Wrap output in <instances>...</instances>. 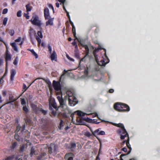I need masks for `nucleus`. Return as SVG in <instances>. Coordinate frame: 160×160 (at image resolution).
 Segmentation results:
<instances>
[{"mask_svg":"<svg viewBox=\"0 0 160 160\" xmlns=\"http://www.w3.org/2000/svg\"><path fill=\"white\" fill-rule=\"evenodd\" d=\"M117 133L120 136V138L121 140L124 139L125 137H129L128 134L125 128L118 129L117 131Z\"/></svg>","mask_w":160,"mask_h":160,"instance_id":"nucleus-1","label":"nucleus"},{"mask_svg":"<svg viewBox=\"0 0 160 160\" xmlns=\"http://www.w3.org/2000/svg\"><path fill=\"white\" fill-rule=\"evenodd\" d=\"M52 84L53 87L56 91V94L57 95L61 94L62 93L61 91V87L60 82L54 80L53 81Z\"/></svg>","mask_w":160,"mask_h":160,"instance_id":"nucleus-2","label":"nucleus"},{"mask_svg":"<svg viewBox=\"0 0 160 160\" xmlns=\"http://www.w3.org/2000/svg\"><path fill=\"white\" fill-rule=\"evenodd\" d=\"M30 21L33 25L37 26L39 27H41L42 25L41 21L39 19L38 16H33Z\"/></svg>","mask_w":160,"mask_h":160,"instance_id":"nucleus-3","label":"nucleus"},{"mask_svg":"<svg viewBox=\"0 0 160 160\" xmlns=\"http://www.w3.org/2000/svg\"><path fill=\"white\" fill-rule=\"evenodd\" d=\"M101 128H99L94 131L91 130V131L94 137H96L99 140H100L97 138V136L98 135H105V132L104 131H101Z\"/></svg>","mask_w":160,"mask_h":160,"instance_id":"nucleus-4","label":"nucleus"},{"mask_svg":"<svg viewBox=\"0 0 160 160\" xmlns=\"http://www.w3.org/2000/svg\"><path fill=\"white\" fill-rule=\"evenodd\" d=\"M68 104L71 106H73L78 102L77 98L74 96H70L68 98Z\"/></svg>","mask_w":160,"mask_h":160,"instance_id":"nucleus-5","label":"nucleus"},{"mask_svg":"<svg viewBox=\"0 0 160 160\" xmlns=\"http://www.w3.org/2000/svg\"><path fill=\"white\" fill-rule=\"evenodd\" d=\"M56 148L57 146L54 143H51L48 148V152L50 154L52 153L53 151L54 152H55L56 151Z\"/></svg>","mask_w":160,"mask_h":160,"instance_id":"nucleus-6","label":"nucleus"},{"mask_svg":"<svg viewBox=\"0 0 160 160\" xmlns=\"http://www.w3.org/2000/svg\"><path fill=\"white\" fill-rule=\"evenodd\" d=\"M122 103L117 102L115 103L114 105V109L119 112H122Z\"/></svg>","mask_w":160,"mask_h":160,"instance_id":"nucleus-7","label":"nucleus"},{"mask_svg":"<svg viewBox=\"0 0 160 160\" xmlns=\"http://www.w3.org/2000/svg\"><path fill=\"white\" fill-rule=\"evenodd\" d=\"M44 15L46 20L50 18L49 9L47 7L45 8L44 9Z\"/></svg>","mask_w":160,"mask_h":160,"instance_id":"nucleus-8","label":"nucleus"},{"mask_svg":"<svg viewBox=\"0 0 160 160\" xmlns=\"http://www.w3.org/2000/svg\"><path fill=\"white\" fill-rule=\"evenodd\" d=\"M47 158V154L45 152H42L38 155L37 157V160H45Z\"/></svg>","mask_w":160,"mask_h":160,"instance_id":"nucleus-9","label":"nucleus"},{"mask_svg":"<svg viewBox=\"0 0 160 160\" xmlns=\"http://www.w3.org/2000/svg\"><path fill=\"white\" fill-rule=\"evenodd\" d=\"M122 112H128L130 111L129 106L127 104L122 103Z\"/></svg>","mask_w":160,"mask_h":160,"instance_id":"nucleus-10","label":"nucleus"},{"mask_svg":"<svg viewBox=\"0 0 160 160\" xmlns=\"http://www.w3.org/2000/svg\"><path fill=\"white\" fill-rule=\"evenodd\" d=\"M50 105L51 107H52L55 109L57 111L58 110V107H57V104L54 100H50L49 101V106Z\"/></svg>","mask_w":160,"mask_h":160,"instance_id":"nucleus-11","label":"nucleus"},{"mask_svg":"<svg viewBox=\"0 0 160 160\" xmlns=\"http://www.w3.org/2000/svg\"><path fill=\"white\" fill-rule=\"evenodd\" d=\"M59 95H60V96H57V98L59 102L60 107H62L64 104V100L62 98V94Z\"/></svg>","mask_w":160,"mask_h":160,"instance_id":"nucleus-12","label":"nucleus"},{"mask_svg":"<svg viewBox=\"0 0 160 160\" xmlns=\"http://www.w3.org/2000/svg\"><path fill=\"white\" fill-rule=\"evenodd\" d=\"M5 59L6 62V66L7 68L8 66V61L11 60V56L10 54L7 53V55H5Z\"/></svg>","mask_w":160,"mask_h":160,"instance_id":"nucleus-13","label":"nucleus"},{"mask_svg":"<svg viewBox=\"0 0 160 160\" xmlns=\"http://www.w3.org/2000/svg\"><path fill=\"white\" fill-rule=\"evenodd\" d=\"M38 154V151L35 150V148L33 146L31 147L30 150V155L31 157H32L33 155H36Z\"/></svg>","mask_w":160,"mask_h":160,"instance_id":"nucleus-14","label":"nucleus"},{"mask_svg":"<svg viewBox=\"0 0 160 160\" xmlns=\"http://www.w3.org/2000/svg\"><path fill=\"white\" fill-rule=\"evenodd\" d=\"M42 107V106L41 104H39L38 105V107H37L36 105L33 104L32 106V107L33 108L34 111L35 112H37L38 111H39V108H40Z\"/></svg>","mask_w":160,"mask_h":160,"instance_id":"nucleus-15","label":"nucleus"},{"mask_svg":"<svg viewBox=\"0 0 160 160\" xmlns=\"http://www.w3.org/2000/svg\"><path fill=\"white\" fill-rule=\"evenodd\" d=\"M129 140H130L129 138V137H128V139H127V143L126 144L127 146L129 149V151H128V153L127 154V155H128L132 151V148L131 147V145L129 143Z\"/></svg>","mask_w":160,"mask_h":160,"instance_id":"nucleus-16","label":"nucleus"},{"mask_svg":"<svg viewBox=\"0 0 160 160\" xmlns=\"http://www.w3.org/2000/svg\"><path fill=\"white\" fill-rule=\"evenodd\" d=\"M51 54L50 58L51 60L56 61L57 58V54L55 50L53 51L52 53H51Z\"/></svg>","mask_w":160,"mask_h":160,"instance_id":"nucleus-17","label":"nucleus"},{"mask_svg":"<svg viewBox=\"0 0 160 160\" xmlns=\"http://www.w3.org/2000/svg\"><path fill=\"white\" fill-rule=\"evenodd\" d=\"M46 22V26L48 25L52 26L53 24L54 18H50Z\"/></svg>","mask_w":160,"mask_h":160,"instance_id":"nucleus-18","label":"nucleus"},{"mask_svg":"<svg viewBox=\"0 0 160 160\" xmlns=\"http://www.w3.org/2000/svg\"><path fill=\"white\" fill-rule=\"evenodd\" d=\"M82 119H83L84 121L88 122H91L92 121V119H90L88 118H83L82 117H81L80 118H79V121H78V119L77 118V120L79 122H80L81 123L82 122Z\"/></svg>","mask_w":160,"mask_h":160,"instance_id":"nucleus-19","label":"nucleus"},{"mask_svg":"<svg viewBox=\"0 0 160 160\" xmlns=\"http://www.w3.org/2000/svg\"><path fill=\"white\" fill-rule=\"evenodd\" d=\"M16 74V72L15 69H12L11 71L10 79L13 81L14 76Z\"/></svg>","mask_w":160,"mask_h":160,"instance_id":"nucleus-20","label":"nucleus"},{"mask_svg":"<svg viewBox=\"0 0 160 160\" xmlns=\"http://www.w3.org/2000/svg\"><path fill=\"white\" fill-rule=\"evenodd\" d=\"M49 108L50 110H51L52 111L51 114L52 116H53L54 117L58 116V115H57V112H56V111H54V110H53L52 108V107H51V106L50 105L49 106Z\"/></svg>","mask_w":160,"mask_h":160,"instance_id":"nucleus-21","label":"nucleus"},{"mask_svg":"<svg viewBox=\"0 0 160 160\" xmlns=\"http://www.w3.org/2000/svg\"><path fill=\"white\" fill-rule=\"evenodd\" d=\"M76 112L77 113V114L79 116H84L85 115L87 114L85 112H83L80 110L77 111Z\"/></svg>","mask_w":160,"mask_h":160,"instance_id":"nucleus-22","label":"nucleus"},{"mask_svg":"<svg viewBox=\"0 0 160 160\" xmlns=\"http://www.w3.org/2000/svg\"><path fill=\"white\" fill-rule=\"evenodd\" d=\"M10 45H11L14 51L16 52H18V49L17 48L16 44L15 42L12 43L10 44Z\"/></svg>","mask_w":160,"mask_h":160,"instance_id":"nucleus-23","label":"nucleus"},{"mask_svg":"<svg viewBox=\"0 0 160 160\" xmlns=\"http://www.w3.org/2000/svg\"><path fill=\"white\" fill-rule=\"evenodd\" d=\"M109 61H107L105 62V61L103 60H102L99 63H98L99 65L101 66H105L106 64L108 63Z\"/></svg>","mask_w":160,"mask_h":160,"instance_id":"nucleus-24","label":"nucleus"},{"mask_svg":"<svg viewBox=\"0 0 160 160\" xmlns=\"http://www.w3.org/2000/svg\"><path fill=\"white\" fill-rule=\"evenodd\" d=\"M28 33L29 34V36L30 38L31 39H32V37L33 36V35L35 34L34 32L33 31V29L31 28L29 31Z\"/></svg>","mask_w":160,"mask_h":160,"instance_id":"nucleus-25","label":"nucleus"},{"mask_svg":"<svg viewBox=\"0 0 160 160\" xmlns=\"http://www.w3.org/2000/svg\"><path fill=\"white\" fill-rule=\"evenodd\" d=\"M99 50V48H95V49L93 50V54L95 58V59L97 61V55L96 54V52H98Z\"/></svg>","mask_w":160,"mask_h":160,"instance_id":"nucleus-26","label":"nucleus"},{"mask_svg":"<svg viewBox=\"0 0 160 160\" xmlns=\"http://www.w3.org/2000/svg\"><path fill=\"white\" fill-rule=\"evenodd\" d=\"M29 51H30L32 54L36 58H37L38 57V54L34 51L33 49H28Z\"/></svg>","mask_w":160,"mask_h":160,"instance_id":"nucleus-27","label":"nucleus"},{"mask_svg":"<svg viewBox=\"0 0 160 160\" xmlns=\"http://www.w3.org/2000/svg\"><path fill=\"white\" fill-rule=\"evenodd\" d=\"M9 103L13 102L16 100V99L14 98V97L12 95H10L9 97Z\"/></svg>","mask_w":160,"mask_h":160,"instance_id":"nucleus-28","label":"nucleus"},{"mask_svg":"<svg viewBox=\"0 0 160 160\" xmlns=\"http://www.w3.org/2000/svg\"><path fill=\"white\" fill-rule=\"evenodd\" d=\"M39 111H40L44 115H46L48 112L47 110H44L41 108H39Z\"/></svg>","mask_w":160,"mask_h":160,"instance_id":"nucleus-29","label":"nucleus"},{"mask_svg":"<svg viewBox=\"0 0 160 160\" xmlns=\"http://www.w3.org/2000/svg\"><path fill=\"white\" fill-rule=\"evenodd\" d=\"M85 49L86 51V55H88L89 53V49L88 46L87 45H84L83 46Z\"/></svg>","mask_w":160,"mask_h":160,"instance_id":"nucleus-30","label":"nucleus"},{"mask_svg":"<svg viewBox=\"0 0 160 160\" xmlns=\"http://www.w3.org/2000/svg\"><path fill=\"white\" fill-rule=\"evenodd\" d=\"M113 125L116 127L120 128H125L123 124L122 123H114L113 124Z\"/></svg>","mask_w":160,"mask_h":160,"instance_id":"nucleus-31","label":"nucleus"},{"mask_svg":"<svg viewBox=\"0 0 160 160\" xmlns=\"http://www.w3.org/2000/svg\"><path fill=\"white\" fill-rule=\"evenodd\" d=\"M72 31L74 37L76 38V39H77V38L76 36V29L74 26L72 27Z\"/></svg>","mask_w":160,"mask_h":160,"instance_id":"nucleus-32","label":"nucleus"},{"mask_svg":"<svg viewBox=\"0 0 160 160\" xmlns=\"http://www.w3.org/2000/svg\"><path fill=\"white\" fill-rule=\"evenodd\" d=\"M26 11L27 12H30L31 10V8L30 7V4L28 3L26 6Z\"/></svg>","mask_w":160,"mask_h":160,"instance_id":"nucleus-33","label":"nucleus"},{"mask_svg":"<svg viewBox=\"0 0 160 160\" xmlns=\"http://www.w3.org/2000/svg\"><path fill=\"white\" fill-rule=\"evenodd\" d=\"M15 158L14 155H11L6 158L5 160H13Z\"/></svg>","mask_w":160,"mask_h":160,"instance_id":"nucleus-34","label":"nucleus"},{"mask_svg":"<svg viewBox=\"0 0 160 160\" xmlns=\"http://www.w3.org/2000/svg\"><path fill=\"white\" fill-rule=\"evenodd\" d=\"M73 154L72 153H69L66 154L64 156V159L66 160H68V158L70 157V156H72Z\"/></svg>","mask_w":160,"mask_h":160,"instance_id":"nucleus-35","label":"nucleus"},{"mask_svg":"<svg viewBox=\"0 0 160 160\" xmlns=\"http://www.w3.org/2000/svg\"><path fill=\"white\" fill-rule=\"evenodd\" d=\"M21 104L24 106H26V102L24 98H21Z\"/></svg>","mask_w":160,"mask_h":160,"instance_id":"nucleus-36","label":"nucleus"},{"mask_svg":"<svg viewBox=\"0 0 160 160\" xmlns=\"http://www.w3.org/2000/svg\"><path fill=\"white\" fill-rule=\"evenodd\" d=\"M36 39L37 40V41L38 45H39L41 43V39H40V38H39L37 36H36Z\"/></svg>","mask_w":160,"mask_h":160,"instance_id":"nucleus-37","label":"nucleus"},{"mask_svg":"<svg viewBox=\"0 0 160 160\" xmlns=\"http://www.w3.org/2000/svg\"><path fill=\"white\" fill-rule=\"evenodd\" d=\"M17 145V142H13L12 144V145L11 146L10 148L11 149H13L16 147Z\"/></svg>","mask_w":160,"mask_h":160,"instance_id":"nucleus-38","label":"nucleus"},{"mask_svg":"<svg viewBox=\"0 0 160 160\" xmlns=\"http://www.w3.org/2000/svg\"><path fill=\"white\" fill-rule=\"evenodd\" d=\"M22 110L26 113H28L29 111V110L26 106H24L22 108Z\"/></svg>","mask_w":160,"mask_h":160,"instance_id":"nucleus-39","label":"nucleus"},{"mask_svg":"<svg viewBox=\"0 0 160 160\" xmlns=\"http://www.w3.org/2000/svg\"><path fill=\"white\" fill-rule=\"evenodd\" d=\"M25 144H23L22 145V146L21 147L19 150V152H23L25 148Z\"/></svg>","mask_w":160,"mask_h":160,"instance_id":"nucleus-40","label":"nucleus"},{"mask_svg":"<svg viewBox=\"0 0 160 160\" xmlns=\"http://www.w3.org/2000/svg\"><path fill=\"white\" fill-rule=\"evenodd\" d=\"M84 135L85 136L88 137H90L91 136H92V134H91L89 132H85Z\"/></svg>","mask_w":160,"mask_h":160,"instance_id":"nucleus-41","label":"nucleus"},{"mask_svg":"<svg viewBox=\"0 0 160 160\" xmlns=\"http://www.w3.org/2000/svg\"><path fill=\"white\" fill-rule=\"evenodd\" d=\"M8 20L7 18L5 17L4 18L3 21V24L5 26L6 25Z\"/></svg>","mask_w":160,"mask_h":160,"instance_id":"nucleus-42","label":"nucleus"},{"mask_svg":"<svg viewBox=\"0 0 160 160\" xmlns=\"http://www.w3.org/2000/svg\"><path fill=\"white\" fill-rule=\"evenodd\" d=\"M37 34L40 38H43L42 33L41 31H38Z\"/></svg>","mask_w":160,"mask_h":160,"instance_id":"nucleus-43","label":"nucleus"},{"mask_svg":"<svg viewBox=\"0 0 160 160\" xmlns=\"http://www.w3.org/2000/svg\"><path fill=\"white\" fill-rule=\"evenodd\" d=\"M67 95L68 96V97H69L70 96H73V93L70 91H67L66 92Z\"/></svg>","mask_w":160,"mask_h":160,"instance_id":"nucleus-44","label":"nucleus"},{"mask_svg":"<svg viewBox=\"0 0 160 160\" xmlns=\"http://www.w3.org/2000/svg\"><path fill=\"white\" fill-rule=\"evenodd\" d=\"M21 127L19 125H18L16 127V129L15 130V132L17 133L18 132L21 130Z\"/></svg>","mask_w":160,"mask_h":160,"instance_id":"nucleus-45","label":"nucleus"},{"mask_svg":"<svg viewBox=\"0 0 160 160\" xmlns=\"http://www.w3.org/2000/svg\"><path fill=\"white\" fill-rule=\"evenodd\" d=\"M66 57L68 60H69L70 61L72 62H74V59L71 58L70 57H69V55H68V54L66 55Z\"/></svg>","mask_w":160,"mask_h":160,"instance_id":"nucleus-46","label":"nucleus"},{"mask_svg":"<svg viewBox=\"0 0 160 160\" xmlns=\"http://www.w3.org/2000/svg\"><path fill=\"white\" fill-rule=\"evenodd\" d=\"M17 15L18 17H20L22 16V11L21 10L18 11L17 13Z\"/></svg>","mask_w":160,"mask_h":160,"instance_id":"nucleus-47","label":"nucleus"},{"mask_svg":"<svg viewBox=\"0 0 160 160\" xmlns=\"http://www.w3.org/2000/svg\"><path fill=\"white\" fill-rule=\"evenodd\" d=\"M74 56L77 58L79 59L80 58L79 52H75L74 53Z\"/></svg>","mask_w":160,"mask_h":160,"instance_id":"nucleus-48","label":"nucleus"},{"mask_svg":"<svg viewBox=\"0 0 160 160\" xmlns=\"http://www.w3.org/2000/svg\"><path fill=\"white\" fill-rule=\"evenodd\" d=\"M48 51L51 54L52 49V48L49 44L48 45Z\"/></svg>","mask_w":160,"mask_h":160,"instance_id":"nucleus-49","label":"nucleus"},{"mask_svg":"<svg viewBox=\"0 0 160 160\" xmlns=\"http://www.w3.org/2000/svg\"><path fill=\"white\" fill-rule=\"evenodd\" d=\"M63 121L62 120H60V123H59V128L60 129H61V128L63 126Z\"/></svg>","mask_w":160,"mask_h":160,"instance_id":"nucleus-50","label":"nucleus"},{"mask_svg":"<svg viewBox=\"0 0 160 160\" xmlns=\"http://www.w3.org/2000/svg\"><path fill=\"white\" fill-rule=\"evenodd\" d=\"M76 147V144L75 143H72L71 144V148H74Z\"/></svg>","mask_w":160,"mask_h":160,"instance_id":"nucleus-51","label":"nucleus"},{"mask_svg":"<svg viewBox=\"0 0 160 160\" xmlns=\"http://www.w3.org/2000/svg\"><path fill=\"white\" fill-rule=\"evenodd\" d=\"M9 33L10 35L11 36H12L14 35V31L13 30H11L9 32Z\"/></svg>","mask_w":160,"mask_h":160,"instance_id":"nucleus-52","label":"nucleus"},{"mask_svg":"<svg viewBox=\"0 0 160 160\" xmlns=\"http://www.w3.org/2000/svg\"><path fill=\"white\" fill-rule=\"evenodd\" d=\"M25 124H24L22 125V126L21 127V132H22L24 131V130L25 129Z\"/></svg>","mask_w":160,"mask_h":160,"instance_id":"nucleus-53","label":"nucleus"},{"mask_svg":"<svg viewBox=\"0 0 160 160\" xmlns=\"http://www.w3.org/2000/svg\"><path fill=\"white\" fill-rule=\"evenodd\" d=\"M8 12V9L7 8H5L4 9L2 12V13L3 14H5L7 13Z\"/></svg>","mask_w":160,"mask_h":160,"instance_id":"nucleus-54","label":"nucleus"},{"mask_svg":"<svg viewBox=\"0 0 160 160\" xmlns=\"http://www.w3.org/2000/svg\"><path fill=\"white\" fill-rule=\"evenodd\" d=\"M28 89V88H27V86L25 84L23 83V89H24V91L23 92H25Z\"/></svg>","mask_w":160,"mask_h":160,"instance_id":"nucleus-55","label":"nucleus"},{"mask_svg":"<svg viewBox=\"0 0 160 160\" xmlns=\"http://www.w3.org/2000/svg\"><path fill=\"white\" fill-rule=\"evenodd\" d=\"M91 122H92L93 123H95V124H98L100 123V122H97V121L96 120L93 119L92 120V121Z\"/></svg>","mask_w":160,"mask_h":160,"instance_id":"nucleus-56","label":"nucleus"},{"mask_svg":"<svg viewBox=\"0 0 160 160\" xmlns=\"http://www.w3.org/2000/svg\"><path fill=\"white\" fill-rule=\"evenodd\" d=\"M18 58V57H16V58L15 59L14 61L13 62V64L15 65H17V59Z\"/></svg>","mask_w":160,"mask_h":160,"instance_id":"nucleus-57","label":"nucleus"},{"mask_svg":"<svg viewBox=\"0 0 160 160\" xmlns=\"http://www.w3.org/2000/svg\"><path fill=\"white\" fill-rule=\"evenodd\" d=\"M21 40V38L20 37H19L18 38L15 40V41L17 42H19Z\"/></svg>","mask_w":160,"mask_h":160,"instance_id":"nucleus-58","label":"nucleus"},{"mask_svg":"<svg viewBox=\"0 0 160 160\" xmlns=\"http://www.w3.org/2000/svg\"><path fill=\"white\" fill-rule=\"evenodd\" d=\"M48 7L49 8H51L53 10V12L54 11V8L52 6V5L51 4H49L48 5Z\"/></svg>","mask_w":160,"mask_h":160,"instance_id":"nucleus-59","label":"nucleus"},{"mask_svg":"<svg viewBox=\"0 0 160 160\" xmlns=\"http://www.w3.org/2000/svg\"><path fill=\"white\" fill-rule=\"evenodd\" d=\"M127 154H122L120 156V160H123L122 159V157L124 156H125Z\"/></svg>","mask_w":160,"mask_h":160,"instance_id":"nucleus-60","label":"nucleus"},{"mask_svg":"<svg viewBox=\"0 0 160 160\" xmlns=\"http://www.w3.org/2000/svg\"><path fill=\"white\" fill-rule=\"evenodd\" d=\"M122 150L126 152L127 151V149L126 147H124L122 149Z\"/></svg>","mask_w":160,"mask_h":160,"instance_id":"nucleus-61","label":"nucleus"},{"mask_svg":"<svg viewBox=\"0 0 160 160\" xmlns=\"http://www.w3.org/2000/svg\"><path fill=\"white\" fill-rule=\"evenodd\" d=\"M14 137L18 141H19L20 140L18 136V135H16V134H15Z\"/></svg>","mask_w":160,"mask_h":160,"instance_id":"nucleus-62","label":"nucleus"},{"mask_svg":"<svg viewBox=\"0 0 160 160\" xmlns=\"http://www.w3.org/2000/svg\"><path fill=\"white\" fill-rule=\"evenodd\" d=\"M67 72V71L65 70H64L63 72V73L61 75V77H62L65 75V74Z\"/></svg>","mask_w":160,"mask_h":160,"instance_id":"nucleus-63","label":"nucleus"},{"mask_svg":"<svg viewBox=\"0 0 160 160\" xmlns=\"http://www.w3.org/2000/svg\"><path fill=\"white\" fill-rule=\"evenodd\" d=\"M2 95L3 97H5L6 96V92L5 91H3L2 92Z\"/></svg>","mask_w":160,"mask_h":160,"instance_id":"nucleus-64","label":"nucleus"}]
</instances>
